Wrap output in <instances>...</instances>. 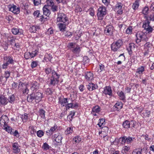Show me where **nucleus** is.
Instances as JSON below:
<instances>
[{
	"instance_id": "1",
	"label": "nucleus",
	"mask_w": 154,
	"mask_h": 154,
	"mask_svg": "<svg viewBox=\"0 0 154 154\" xmlns=\"http://www.w3.org/2000/svg\"><path fill=\"white\" fill-rule=\"evenodd\" d=\"M137 39L136 40V42L137 43H139L141 41H144L147 42L149 38V35L146 33H145L143 31L138 32L136 34Z\"/></svg>"
},
{
	"instance_id": "2",
	"label": "nucleus",
	"mask_w": 154,
	"mask_h": 154,
	"mask_svg": "<svg viewBox=\"0 0 154 154\" xmlns=\"http://www.w3.org/2000/svg\"><path fill=\"white\" fill-rule=\"evenodd\" d=\"M52 76L50 77L49 82V85L51 86H54L57 84L59 81L60 75L58 74L54 70L52 71Z\"/></svg>"
},
{
	"instance_id": "3",
	"label": "nucleus",
	"mask_w": 154,
	"mask_h": 154,
	"mask_svg": "<svg viewBox=\"0 0 154 154\" xmlns=\"http://www.w3.org/2000/svg\"><path fill=\"white\" fill-rule=\"evenodd\" d=\"M97 11V15L98 19L102 20L107 13L106 8L103 5H102L99 7Z\"/></svg>"
},
{
	"instance_id": "4",
	"label": "nucleus",
	"mask_w": 154,
	"mask_h": 154,
	"mask_svg": "<svg viewBox=\"0 0 154 154\" xmlns=\"http://www.w3.org/2000/svg\"><path fill=\"white\" fill-rule=\"evenodd\" d=\"M123 44L122 40L120 39L114 42L111 46V50L114 52L119 51V49L123 45Z\"/></svg>"
},
{
	"instance_id": "5",
	"label": "nucleus",
	"mask_w": 154,
	"mask_h": 154,
	"mask_svg": "<svg viewBox=\"0 0 154 154\" xmlns=\"http://www.w3.org/2000/svg\"><path fill=\"white\" fill-rule=\"evenodd\" d=\"M57 20L58 22H61L65 23H69V20L66 15L63 13H58Z\"/></svg>"
},
{
	"instance_id": "6",
	"label": "nucleus",
	"mask_w": 154,
	"mask_h": 154,
	"mask_svg": "<svg viewBox=\"0 0 154 154\" xmlns=\"http://www.w3.org/2000/svg\"><path fill=\"white\" fill-rule=\"evenodd\" d=\"M46 3L48 7H50V9L52 12H54L58 11V6L54 5L53 0H47Z\"/></svg>"
},
{
	"instance_id": "7",
	"label": "nucleus",
	"mask_w": 154,
	"mask_h": 154,
	"mask_svg": "<svg viewBox=\"0 0 154 154\" xmlns=\"http://www.w3.org/2000/svg\"><path fill=\"white\" fill-rule=\"evenodd\" d=\"M123 5L120 2L117 3L116 5L113 7L114 11L117 14H122L123 13L122 6Z\"/></svg>"
},
{
	"instance_id": "8",
	"label": "nucleus",
	"mask_w": 154,
	"mask_h": 154,
	"mask_svg": "<svg viewBox=\"0 0 154 154\" xmlns=\"http://www.w3.org/2000/svg\"><path fill=\"white\" fill-rule=\"evenodd\" d=\"M8 121L9 119L6 115H3L0 118V124L3 127L8 125Z\"/></svg>"
},
{
	"instance_id": "9",
	"label": "nucleus",
	"mask_w": 154,
	"mask_h": 154,
	"mask_svg": "<svg viewBox=\"0 0 154 154\" xmlns=\"http://www.w3.org/2000/svg\"><path fill=\"white\" fill-rule=\"evenodd\" d=\"M145 52L144 55L148 54L150 50L151 49L152 47V44L149 42H146L144 45Z\"/></svg>"
},
{
	"instance_id": "10",
	"label": "nucleus",
	"mask_w": 154,
	"mask_h": 154,
	"mask_svg": "<svg viewBox=\"0 0 154 154\" xmlns=\"http://www.w3.org/2000/svg\"><path fill=\"white\" fill-rule=\"evenodd\" d=\"M67 98H61L60 97L58 98V103L61 105V106H65L66 107L68 101Z\"/></svg>"
},
{
	"instance_id": "11",
	"label": "nucleus",
	"mask_w": 154,
	"mask_h": 154,
	"mask_svg": "<svg viewBox=\"0 0 154 154\" xmlns=\"http://www.w3.org/2000/svg\"><path fill=\"white\" fill-rule=\"evenodd\" d=\"M113 27L111 25L106 26L104 30V32L107 35H111L112 34Z\"/></svg>"
},
{
	"instance_id": "12",
	"label": "nucleus",
	"mask_w": 154,
	"mask_h": 154,
	"mask_svg": "<svg viewBox=\"0 0 154 154\" xmlns=\"http://www.w3.org/2000/svg\"><path fill=\"white\" fill-rule=\"evenodd\" d=\"M12 33L15 35H23V30L21 29L13 28L11 29Z\"/></svg>"
},
{
	"instance_id": "13",
	"label": "nucleus",
	"mask_w": 154,
	"mask_h": 154,
	"mask_svg": "<svg viewBox=\"0 0 154 154\" xmlns=\"http://www.w3.org/2000/svg\"><path fill=\"white\" fill-rule=\"evenodd\" d=\"M8 103L7 99L5 96L0 95V105L5 106Z\"/></svg>"
},
{
	"instance_id": "14",
	"label": "nucleus",
	"mask_w": 154,
	"mask_h": 154,
	"mask_svg": "<svg viewBox=\"0 0 154 154\" xmlns=\"http://www.w3.org/2000/svg\"><path fill=\"white\" fill-rule=\"evenodd\" d=\"M9 11L12 12L15 14H18L20 13V9L16 6L14 5L9 8Z\"/></svg>"
},
{
	"instance_id": "15",
	"label": "nucleus",
	"mask_w": 154,
	"mask_h": 154,
	"mask_svg": "<svg viewBox=\"0 0 154 154\" xmlns=\"http://www.w3.org/2000/svg\"><path fill=\"white\" fill-rule=\"evenodd\" d=\"M103 93L106 95H109L110 96H112V93L111 87L109 86L105 87Z\"/></svg>"
},
{
	"instance_id": "16",
	"label": "nucleus",
	"mask_w": 154,
	"mask_h": 154,
	"mask_svg": "<svg viewBox=\"0 0 154 154\" xmlns=\"http://www.w3.org/2000/svg\"><path fill=\"white\" fill-rule=\"evenodd\" d=\"M34 95L35 101L36 103L38 102L41 100L42 97V94L39 92H37L36 93L33 92Z\"/></svg>"
},
{
	"instance_id": "17",
	"label": "nucleus",
	"mask_w": 154,
	"mask_h": 154,
	"mask_svg": "<svg viewBox=\"0 0 154 154\" xmlns=\"http://www.w3.org/2000/svg\"><path fill=\"white\" fill-rule=\"evenodd\" d=\"M31 89L33 91H36L39 88V84L37 82H34L30 84Z\"/></svg>"
},
{
	"instance_id": "18",
	"label": "nucleus",
	"mask_w": 154,
	"mask_h": 154,
	"mask_svg": "<svg viewBox=\"0 0 154 154\" xmlns=\"http://www.w3.org/2000/svg\"><path fill=\"white\" fill-rule=\"evenodd\" d=\"M48 5H45L43 8L44 15L46 16H48L51 13L50 10L48 9Z\"/></svg>"
},
{
	"instance_id": "19",
	"label": "nucleus",
	"mask_w": 154,
	"mask_h": 154,
	"mask_svg": "<svg viewBox=\"0 0 154 154\" xmlns=\"http://www.w3.org/2000/svg\"><path fill=\"white\" fill-rule=\"evenodd\" d=\"M97 85L93 83H89L87 85V89L90 91H93L97 89Z\"/></svg>"
},
{
	"instance_id": "20",
	"label": "nucleus",
	"mask_w": 154,
	"mask_h": 154,
	"mask_svg": "<svg viewBox=\"0 0 154 154\" xmlns=\"http://www.w3.org/2000/svg\"><path fill=\"white\" fill-rule=\"evenodd\" d=\"M68 24V23H59L58 26L60 31L62 32L65 31L66 28V26Z\"/></svg>"
},
{
	"instance_id": "21",
	"label": "nucleus",
	"mask_w": 154,
	"mask_h": 154,
	"mask_svg": "<svg viewBox=\"0 0 154 154\" xmlns=\"http://www.w3.org/2000/svg\"><path fill=\"white\" fill-rule=\"evenodd\" d=\"M145 18H146V20L143 23L142 27L144 28V30L146 29L147 27L149 26L150 22L149 20L148 17L147 16H145Z\"/></svg>"
},
{
	"instance_id": "22",
	"label": "nucleus",
	"mask_w": 154,
	"mask_h": 154,
	"mask_svg": "<svg viewBox=\"0 0 154 154\" xmlns=\"http://www.w3.org/2000/svg\"><path fill=\"white\" fill-rule=\"evenodd\" d=\"M131 125V122L128 120H126L123 122L122 125L123 128L127 129L130 127Z\"/></svg>"
},
{
	"instance_id": "23",
	"label": "nucleus",
	"mask_w": 154,
	"mask_h": 154,
	"mask_svg": "<svg viewBox=\"0 0 154 154\" xmlns=\"http://www.w3.org/2000/svg\"><path fill=\"white\" fill-rule=\"evenodd\" d=\"M85 78L87 81L90 80L93 78V74L90 72L85 73Z\"/></svg>"
},
{
	"instance_id": "24",
	"label": "nucleus",
	"mask_w": 154,
	"mask_h": 154,
	"mask_svg": "<svg viewBox=\"0 0 154 154\" xmlns=\"http://www.w3.org/2000/svg\"><path fill=\"white\" fill-rule=\"evenodd\" d=\"M34 93H32L30 94H29L27 96V101L29 102H32L34 100H35Z\"/></svg>"
},
{
	"instance_id": "25",
	"label": "nucleus",
	"mask_w": 154,
	"mask_h": 154,
	"mask_svg": "<svg viewBox=\"0 0 154 154\" xmlns=\"http://www.w3.org/2000/svg\"><path fill=\"white\" fill-rule=\"evenodd\" d=\"M8 102H9L11 104H13L14 103L15 100V97L14 94L9 96L8 98L7 99Z\"/></svg>"
},
{
	"instance_id": "26",
	"label": "nucleus",
	"mask_w": 154,
	"mask_h": 154,
	"mask_svg": "<svg viewBox=\"0 0 154 154\" xmlns=\"http://www.w3.org/2000/svg\"><path fill=\"white\" fill-rule=\"evenodd\" d=\"M57 128V125H54V127H52L50 130L46 131V132L48 134L47 135H51L56 129Z\"/></svg>"
},
{
	"instance_id": "27",
	"label": "nucleus",
	"mask_w": 154,
	"mask_h": 154,
	"mask_svg": "<svg viewBox=\"0 0 154 154\" xmlns=\"http://www.w3.org/2000/svg\"><path fill=\"white\" fill-rule=\"evenodd\" d=\"M72 51L74 53L79 54L81 51V48L79 46L76 45L74 48L72 49Z\"/></svg>"
},
{
	"instance_id": "28",
	"label": "nucleus",
	"mask_w": 154,
	"mask_h": 154,
	"mask_svg": "<svg viewBox=\"0 0 154 154\" xmlns=\"http://www.w3.org/2000/svg\"><path fill=\"white\" fill-rule=\"evenodd\" d=\"M139 0H136L135 2L133 4L132 7V8L134 10H135L137 9L138 8L139 5Z\"/></svg>"
},
{
	"instance_id": "29",
	"label": "nucleus",
	"mask_w": 154,
	"mask_h": 154,
	"mask_svg": "<svg viewBox=\"0 0 154 154\" xmlns=\"http://www.w3.org/2000/svg\"><path fill=\"white\" fill-rule=\"evenodd\" d=\"M99 122L97 125H98L100 127L102 128H103V126L105 124V120L104 119H99Z\"/></svg>"
},
{
	"instance_id": "30",
	"label": "nucleus",
	"mask_w": 154,
	"mask_h": 154,
	"mask_svg": "<svg viewBox=\"0 0 154 154\" xmlns=\"http://www.w3.org/2000/svg\"><path fill=\"white\" fill-rule=\"evenodd\" d=\"M117 94L120 97V99L124 100L125 99V97L124 93L122 91H118Z\"/></svg>"
},
{
	"instance_id": "31",
	"label": "nucleus",
	"mask_w": 154,
	"mask_h": 154,
	"mask_svg": "<svg viewBox=\"0 0 154 154\" xmlns=\"http://www.w3.org/2000/svg\"><path fill=\"white\" fill-rule=\"evenodd\" d=\"M78 106V104L77 103H75V104H74L72 103H68L67 105L66 106V110H67L68 109H69V108H74L75 107H76Z\"/></svg>"
},
{
	"instance_id": "32",
	"label": "nucleus",
	"mask_w": 154,
	"mask_h": 154,
	"mask_svg": "<svg viewBox=\"0 0 154 154\" xmlns=\"http://www.w3.org/2000/svg\"><path fill=\"white\" fill-rule=\"evenodd\" d=\"M4 128V129L6 131L8 132L11 134L13 131H14V130L11 127L9 126L8 125L5 126Z\"/></svg>"
},
{
	"instance_id": "33",
	"label": "nucleus",
	"mask_w": 154,
	"mask_h": 154,
	"mask_svg": "<svg viewBox=\"0 0 154 154\" xmlns=\"http://www.w3.org/2000/svg\"><path fill=\"white\" fill-rule=\"evenodd\" d=\"M100 111V107L98 106H96L92 109V111L94 113H99Z\"/></svg>"
},
{
	"instance_id": "34",
	"label": "nucleus",
	"mask_w": 154,
	"mask_h": 154,
	"mask_svg": "<svg viewBox=\"0 0 154 154\" xmlns=\"http://www.w3.org/2000/svg\"><path fill=\"white\" fill-rule=\"evenodd\" d=\"M73 141L75 143H79L81 141V138L79 136H77L73 138Z\"/></svg>"
},
{
	"instance_id": "35",
	"label": "nucleus",
	"mask_w": 154,
	"mask_h": 154,
	"mask_svg": "<svg viewBox=\"0 0 154 154\" xmlns=\"http://www.w3.org/2000/svg\"><path fill=\"white\" fill-rule=\"evenodd\" d=\"M149 12V8L147 7H145L143 9L142 13L145 15H147L148 13Z\"/></svg>"
},
{
	"instance_id": "36",
	"label": "nucleus",
	"mask_w": 154,
	"mask_h": 154,
	"mask_svg": "<svg viewBox=\"0 0 154 154\" xmlns=\"http://www.w3.org/2000/svg\"><path fill=\"white\" fill-rule=\"evenodd\" d=\"M38 27L34 26H30L29 29V30L31 32L35 33L36 32Z\"/></svg>"
},
{
	"instance_id": "37",
	"label": "nucleus",
	"mask_w": 154,
	"mask_h": 154,
	"mask_svg": "<svg viewBox=\"0 0 154 154\" xmlns=\"http://www.w3.org/2000/svg\"><path fill=\"white\" fill-rule=\"evenodd\" d=\"M45 111L42 109H40L39 111V113L42 118L45 119Z\"/></svg>"
},
{
	"instance_id": "38",
	"label": "nucleus",
	"mask_w": 154,
	"mask_h": 154,
	"mask_svg": "<svg viewBox=\"0 0 154 154\" xmlns=\"http://www.w3.org/2000/svg\"><path fill=\"white\" fill-rule=\"evenodd\" d=\"M6 59H7V61L6 62L9 64H13L14 63V61L13 58L9 56L6 57Z\"/></svg>"
},
{
	"instance_id": "39",
	"label": "nucleus",
	"mask_w": 154,
	"mask_h": 154,
	"mask_svg": "<svg viewBox=\"0 0 154 154\" xmlns=\"http://www.w3.org/2000/svg\"><path fill=\"white\" fill-rule=\"evenodd\" d=\"M125 139H126V143H129L133 141L134 138L130 137H125Z\"/></svg>"
},
{
	"instance_id": "40",
	"label": "nucleus",
	"mask_w": 154,
	"mask_h": 154,
	"mask_svg": "<svg viewBox=\"0 0 154 154\" xmlns=\"http://www.w3.org/2000/svg\"><path fill=\"white\" fill-rule=\"evenodd\" d=\"M114 107L116 108V109L117 110H119L122 108V105L119 103H117L115 105Z\"/></svg>"
},
{
	"instance_id": "41",
	"label": "nucleus",
	"mask_w": 154,
	"mask_h": 154,
	"mask_svg": "<svg viewBox=\"0 0 154 154\" xmlns=\"http://www.w3.org/2000/svg\"><path fill=\"white\" fill-rule=\"evenodd\" d=\"M62 137L61 135H58L56 137L55 139V141L57 143H60L61 142Z\"/></svg>"
},
{
	"instance_id": "42",
	"label": "nucleus",
	"mask_w": 154,
	"mask_h": 154,
	"mask_svg": "<svg viewBox=\"0 0 154 154\" xmlns=\"http://www.w3.org/2000/svg\"><path fill=\"white\" fill-rule=\"evenodd\" d=\"M144 67L143 66H141V67L138 68L137 69V72L139 73V74H142L143 72L144 71Z\"/></svg>"
},
{
	"instance_id": "43",
	"label": "nucleus",
	"mask_w": 154,
	"mask_h": 154,
	"mask_svg": "<svg viewBox=\"0 0 154 154\" xmlns=\"http://www.w3.org/2000/svg\"><path fill=\"white\" fill-rule=\"evenodd\" d=\"M134 44L133 43H131L129 44V47L127 48V50L129 52L132 51V49L133 48H134Z\"/></svg>"
},
{
	"instance_id": "44",
	"label": "nucleus",
	"mask_w": 154,
	"mask_h": 154,
	"mask_svg": "<svg viewBox=\"0 0 154 154\" xmlns=\"http://www.w3.org/2000/svg\"><path fill=\"white\" fill-rule=\"evenodd\" d=\"M44 132L41 130H39L37 132V135L39 137H42L44 135Z\"/></svg>"
},
{
	"instance_id": "45",
	"label": "nucleus",
	"mask_w": 154,
	"mask_h": 154,
	"mask_svg": "<svg viewBox=\"0 0 154 154\" xmlns=\"http://www.w3.org/2000/svg\"><path fill=\"white\" fill-rule=\"evenodd\" d=\"M73 132L72 128L71 127L68 128L65 131V133L66 134H69L72 133Z\"/></svg>"
},
{
	"instance_id": "46",
	"label": "nucleus",
	"mask_w": 154,
	"mask_h": 154,
	"mask_svg": "<svg viewBox=\"0 0 154 154\" xmlns=\"http://www.w3.org/2000/svg\"><path fill=\"white\" fill-rule=\"evenodd\" d=\"M13 149L15 150L17 152H18V144L17 143H13L12 145Z\"/></svg>"
},
{
	"instance_id": "47",
	"label": "nucleus",
	"mask_w": 154,
	"mask_h": 154,
	"mask_svg": "<svg viewBox=\"0 0 154 154\" xmlns=\"http://www.w3.org/2000/svg\"><path fill=\"white\" fill-rule=\"evenodd\" d=\"M130 147H127V146H125L123 148V150H122V152L123 153H126L127 152H128L130 150Z\"/></svg>"
},
{
	"instance_id": "48",
	"label": "nucleus",
	"mask_w": 154,
	"mask_h": 154,
	"mask_svg": "<svg viewBox=\"0 0 154 154\" xmlns=\"http://www.w3.org/2000/svg\"><path fill=\"white\" fill-rule=\"evenodd\" d=\"M153 30V29L152 27L151 26H149V27H147V28L145 29L146 31L145 32L147 33V34L149 35V33H151L152 32Z\"/></svg>"
},
{
	"instance_id": "49",
	"label": "nucleus",
	"mask_w": 154,
	"mask_h": 154,
	"mask_svg": "<svg viewBox=\"0 0 154 154\" xmlns=\"http://www.w3.org/2000/svg\"><path fill=\"white\" fill-rule=\"evenodd\" d=\"M38 62L37 61H33L31 63V67L32 68H33L36 67L38 65Z\"/></svg>"
},
{
	"instance_id": "50",
	"label": "nucleus",
	"mask_w": 154,
	"mask_h": 154,
	"mask_svg": "<svg viewBox=\"0 0 154 154\" xmlns=\"http://www.w3.org/2000/svg\"><path fill=\"white\" fill-rule=\"evenodd\" d=\"M5 82H6L7 79L9 77L10 75V73L9 71H6L5 72Z\"/></svg>"
},
{
	"instance_id": "51",
	"label": "nucleus",
	"mask_w": 154,
	"mask_h": 154,
	"mask_svg": "<svg viewBox=\"0 0 154 154\" xmlns=\"http://www.w3.org/2000/svg\"><path fill=\"white\" fill-rule=\"evenodd\" d=\"M24 58L26 60L28 59L30 57H31V55H30V53L29 52H25L24 54Z\"/></svg>"
},
{
	"instance_id": "52",
	"label": "nucleus",
	"mask_w": 154,
	"mask_h": 154,
	"mask_svg": "<svg viewBox=\"0 0 154 154\" xmlns=\"http://www.w3.org/2000/svg\"><path fill=\"white\" fill-rule=\"evenodd\" d=\"M75 44L73 43H69L68 45V47L69 48H70L72 50L75 47Z\"/></svg>"
},
{
	"instance_id": "53",
	"label": "nucleus",
	"mask_w": 154,
	"mask_h": 154,
	"mask_svg": "<svg viewBox=\"0 0 154 154\" xmlns=\"http://www.w3.org/2000/svg\"><path fill=\"white\" fill-rule=\"evenodd\" d=\"M132 28L131 26H129L126 29V33L128 34L131 33L132 32Z\"/></svg>"
},
{
	"instance_id": "54",
	"label": "nucleus",
	"mask_w": 154,
	"mask_h": 154,
	"mask_svg": "<svg viewBox=\"0 0 154 154\" xmlns=\"http://www.w3.org/2000/svg\"><path fill=\"white\" fill-rule=\"evenodd\" d=\"M45 58H47L49 61H51V59L52 58V55L51 54H46L45 56Z\"/></svg>"
},
{
	"instance_id": "55",
	"label": "nucleus",
	"mask_w": 154,
	"mask_h": 154,
	"mask_svg": "<svg viewBox=\"0 0 154 154\" xmlns=\"http://www.w3.org/2000/svg\"><path fill=\"white\" fill-rule=\"evenodd\" d=\"M46 94L47 95H51L52 94V91L50 88H48L45 91Z\"/></svg>"
},
{
	"instance_id": "56",
	"label": "nucleus",
	"mask_w": 154,
	"mask_h": 154,
	"mask_svg": "<svg viewBox=\"0 0 154 154\" xmlns=\"http://www.w3.org/2000/svg\"><path fill=\"white\" fill-rule=\"evenodd\" d=\"M29 129H31V133L32 134H33L36 132V131L35 129L34 128L33 126L31 125L29 126Z\"/></svg>"
},
{
	"instance_id": "57",
	"label": "nucleus",
	"mask_w": 154,
	"mask_h": 154,
	"mask_svg": "<svg viewBox=\"0 0 154 154\" xmlns=\"http://www.w3.org/2000/svg\"><path fill=\"white\" fill-rule=\"evenodd\" d=\"M143 149H142L141 151H138L137 149L134 150L132 152V154H141Z\"/></svg>"
},
{
	"instance_id": "58",
	"label": "nucleus",
	"mask_w": 154,
	"mask_h": 154,
	"mask_svg": "<svg viewBox=\"0 0 154 154\" xmlns=\"http://www.w3.org/2000/svg\"><path fill=\"white\" fill-rule=\"evenodd\" d=\"M29 92V90L27 88L26 86V87L23 88V94H27Z\"/></svg>"
},
{
	"instance_id": "59",
	"label": "nucleus",
	"mask_w": 154,
	"mask_h": 154,
	"mask_svg": "<svg viewBox=\"0 0 154 154\" xmlns=\"http://www.w3.org/2000/svg\"><path fill=\"white\" fill-rule=\"evenodd\" d=\"M100 69H98V71L99 72H101L102 71H103L104 69V66L102 64H100L99 65Z\"/></svg>"
},
{
	"instance_id": "60",
	"label": "nucleus",
	"mask_w": 154,
	"mask_h": 154,
	"mask_svg": "<svg viewBox=\"0 0 154 154\" xmlns=\"http://www.w3.org/2000/svg\"><path fill=\"white\" fill-rule=\"evenodd\" d=\"M33 14L35 16H36V17H38L39 16L41 15L39 11L38 10L35 11L33 13Z\"/></svg>"
},
{
	"instance_id": "61",
	"label": "nucleus",
	"mask_w": 154,
	"mask_h": 154,
	"mask_svg": "<svg viewBox=\"0 0 154 154\" xmlns=\"http://www.w3.org/2000/svg\"><path fill=\"white\" fill-rule=\"evenodd\" d=\"M126 140L125 137H124L121 138H120L119 139V141H121V143L122 144H124L126 143Z\"/></svg>"
},
{
	"instance_id": "62",
	"label": "nucleus",
	"mask_w": 154,
	"mask_h": 154,
	"mask_svg": "<svg viewBox=\"0 0 154 154\" xmlns=\"http://www.w3.org/2000/svg\"><path fill=\"white\" fill-rule=\"evenodd\" d=\"M34 5L35 6H37L41 3V0H33Z\"/></svg>"
},
{
	"instance_id": "63",
	"label": "nucleus",
	"mask_w": 154,
	"mask_h": 154,
	"mask_svg": "<svg viewBox=\"0 0 154 154\" xmlns=\"http://www.w3.org/2000/svg\"><path fill=\"white\" fill-rule=\"evenodd\" d=\"M83 62L85 63H88L89 61V59L87 56H85L83 60Z\"/></svg>"
},
{
	"instance_id": "64",
	"label": "nucleus",
	"mask_w": 154,
	"mask_h": 154,
	"mask_svg": "<svg viewBox=\"0 0 154 154\" xmlns=\"http://www.w3.org/2000/svg\"><path fill=\"white\" fill-rule=\"evenodd\" d=\"M149 18L150 20L154 21V12L152 13L149 15Z\"/></svg>"
}]
</instances>
